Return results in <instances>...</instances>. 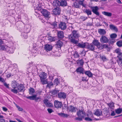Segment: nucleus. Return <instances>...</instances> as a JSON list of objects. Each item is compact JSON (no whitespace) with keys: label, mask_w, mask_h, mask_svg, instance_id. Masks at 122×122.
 Instances as JSON below:
<instances>
[{"label":"nucleus","mask_w":122,"mask_h":122,"mask_svg":"<svg viewBox=\"0 0 122 122\" xmlns=\"http://www.w3.org/2000/svg\"><path fill=\"white\" fill-rule=\"evenodd\" d=\"M117 114H119L122 112V109L120 108H118L115 110Z\"/></svg>","instance_id":"obj_38"},{"label":"nucleus","mask_w":122,"mask_h":122,"mask_svg":"<svg viewBox=\"0 0 122 122\" xmlns=\"http://www.w3.org/2000/svg\"><path fill=\"white\" fill-rule=\"evenodd\" d=\"M85 73L89 77H92L93 76L92 74L89 71H86L85 72Z\"/></svg>","instance_id":"obj_30"},{"label":"nucleus","mask_w":122,"mask_h":122,"mask_svg":"<svg viewBox=\"0 0 122 122\" xmlns=\"http://www.w3.org/2000/svg\"><path fill=\"white\" fill-rule=\"evenodd\" d=\"M47 111L48 112L50 113H51L53 112L51 108L48 109H47Z\"/></svg>","instance_id":"obj_63"},{"label":"nucleus","mask_w":122,"mask_h":122,"mask_svg":"<svg viewBox=\"0 0 122 122\" xmlns=\"http://www.w3.org/2000/svg\"><path fill=\"white\" fill-rule=\"evenodd\" d=\"M41 12L42 14L46 17L48 18L50 17L49 16L50 15V13L47 10L42 9L41 11Z\"/></svg>","instance_id":"obj_7"},{"label":"nucleus","mask_w":122,"mask_h":122,"mask_svg":"<svg viewBox=\"0 0 122 122\" xmlns=\"http://www.w3.org/2000/svg\"><path fill=\"white\" fill-rule=\"evenodd\" d=\"M117 36V35L115 34H113L110 36V37L112 39L115 38Z\"/></svg>","instance_id":"obj_48"},{"label":"nucleus","mask_w":122,"mask_h":122,"mask_svg":"<svg viewBox=\"0 0 122 122\" xmlns=\"http://www.w3.org/2000/svg\"><path fill=\"white\" fill-rule=\"evenodd\" d=\"M77 72H79L83 74L84 73V69L80 67L78 68L76 70Z\"/></svg>","instance_id":"obj_32"},{"label":"nucleus","mask_w":122,"mask_h":122,"mask_svg":"<svg viewBox=\"0 0 122 122\" xmlns=\"http://www.w3.org/2000/svg\"><path fill=\"white\" fill-rule=\"evenodd\" d=\"M94 44L93 45L97 46V48L101 49L102 48L101 45L99 42L98 40H94L92 42Z\"/></svg>","instance_id":"obj_8"},{"label":"nucleus","mask_w":122,"mask_h":122,"mask_svg":"<svg viewBox=\"0 0 122 122\" xmlns=\"http://www.w3.org/2000/svg\"><path fill=\"white\" fill-rule=\"evenodd\" d=\"M88 45L87 43H79L78 46L79 47L82 48H86V46Z\"/></svg>","instance_id":"obj_19"},{"label":"nucleus","mask_w":122,"mask_h":122,"mask_svg":"<svg viewBox=\"0 0 122 122\" xmlns=\"http://www.w3.org/2000/svg\"><path fill=\"white\" fill-rule=\"evenodd\" d=\"M63 42L60 41L59 40L57 41L56 44V47L58 48H61L62 46L63 45Z\"/></svg>","instance_id":"obj_21"},{"label":"nucleus","mask_w":122,"mask_h":122,"mask_svg":"<svg viewBox=\"0 0 122 122\" xmlns=\"http://www.w3.org/2000/svg\"><path fill=\"white\" fill-rule=\"evenodd\" d=\"M31 52L33 55V56H36V54L37 53V50L35 48H33L31 50Z\"/></svg>","instance_id":"obj_34"},{"label":"nucleus","mask_w":122,"mask_h":122,"mask_svg":"<svg viewBox=\"0 0 122 122\" xmlns=\"http://www.w3.org/2000/svg\"><path fill=\"white\" fill-rule=\"evenodd\" d=\"M16 24L18 30L20 32H24L28 33L30 32V29L29 26H25L24 28V25L22 24H20V22H18Z\"/></svg>","instance_id":"obj_2"},{"label":"nucleus","mask_w":122,"mask_h":122,"mask_svg":"<svg viewBox=\"0 0 122 122\" xmlns=\"http://www.w3.org/2000/svg\"><path fill=\"white\" fill-rule=\"evenodd\" d=\"M80 36L78 31L74 30L72 32V33L69 36V38L71 42L75 44L78 43V42L76 40L75 38H78Z\"/></svg>","instance_id":"obj_1"},{"label":"nucleus","mask_w":122,"mask_h":122,"mask_svg":"<svg viewBox=\"0 0 122 122\" xmlns=\"http://www.w3.org/2000/svg\"><path fill=\"white\" fill-rule=\"evenodd\" d=\"M54 106L56 108H61L62 106L61 102L58 101H55L54 102Z\"/></svg>","instance_id":"obj_13"},{"label":"nucleus","mask_w":122,"mask_h":122,"mask_svg":"<svg viewBox=\"0 0 122 122\" xmlns=\"http://www.w3.org/2000/svg\"><path fill=\"white\" fill-rule=\"evenodd\" d=\"M117 45L119 47L122 46V41H118L117 43Z\"/></svg>","instance_id":"obj_45"},{"label":"nucleus","mask_w":122,"mask_h":122,"mask_svg":"<svg viewBox=\"0 0 122 122\" xmlns=\"http://www.w3.org/2000/svg\"><path fill=\"white\" fill-rule=\"evenodd\" d=\"M87 116L90 117H92L93 116V113L91 112H89V113L87 114Z\"/></svg>","instance_id":"obj_55"},{"label":"nucleus","mask_w":122,"mask_h":122,"mask_svg":"<svg viewBox=\"0 0 122 122\" xmlns=\"http://www.w3.org/2000/svg\"><path fill=\"white\" fill-rule=\"evenodd\" d=\"M54 84H56V85H57L59 83V81L57 78L55 79L54 81Z\"/></svg>","instance_id":"obj_44"},{"label":"nucleus","mask_w":122,"mask_h":122,"mask_svg":"<svg viewBox=\"0 0 122 122\" xmlns=\"http://www.w3.org/2000/svg\"><path fill=\"white\" fill-rule=\"evenodd\" d=\"M18 83L16 82H14V83H12V86L13 88H15L17 86L18 87Z\"/></svg>","instance_id":"obj_41"},{"label":"nucleus","mask_w":122,"mask_h":122,"mask_svg":"<svg viewBox=\"0 0 122 122\" xmlns=\"http://www.w3.org/2000/svg\"><path fill=\"white\" fill-rule=\"evenodd\" d=\"M14 14L13 12H12V10H10L8 13V15L11 16H13Z\"/></svg>","instance_id":"obj_54"},{"label":"nucleus","mask_w":122,"mask_h":122,"mask_svg":"<svg viewBox=\"0 0 122 122\" xmlns=\"http://www.w3.org/2000/svg\"><path fill=\"white\" fill-rule=\"evenodd\" d=\"M85 119L86 121H90L92 120V119L90 118V117H86L85 118Z\"/></svg>","instance_id":"obj_59"},{"label":"nucleus","mask_w":122,"mask_h":122,"mask_svg":"<svg viewBox=\"0 0 122 122\" xmlns=\"http://www.w3.org/2000/svg\"><path fill=\"white\" fill-rule=\"evenodd\" d=\"M57 35L59 38H63L64 37L63 32L61 31H58V32Z\"/></svg>","instance_id":"obj_24"},{"label":"nucleus","mask_w":122,"mask_h":122,"mask_svg":"<svg viewBox=\"0 0 122 122\" xmlns=\"http://www.w3.org/2000/svg\"><path fill=\"white\" fill-rule=\"evenodd\" d=\"M74 1L78 2L79 4L82 5L83 6L85 7L84 4H83L84 0H72Z\"/></svg>","instance_id":"obj_29"},{"label":"nucleus","mask_w":122,"mask_h":122,"mask_svg":"<svg viewBox=\"0 0 122 122\" xmlns=\"http://www.w3.org/2000/svg\"><path fill=\"white\" fill-rule=\"evenodd\" d=\"M74 57L75 58L78 57L79 56V55L76 51H75V53L74 54Z\"/></svg>","instance_id":"obj_46"},{"label":"nucleus","mask_w":122,"mask_h":122,"mask_svg":"<svg viewBox=\"0 0 122 122\" xmlns=\"http://www.w3.org/2000/svg\"><path fill=\"white\" fill-rule=\"evenodd\" d=\"M2 108L3 110L5 112H6L8 110L5 107H2Z\"/></svg>","instance_id":"obj_62"},{"label":"nucleus","mask_w":122,"mask_h":122,"mask_svg":"<svg viewBox=\"0 0 122 122\" xmlns=\"http://www.w3.org/2000/svg\"><path fill=\"white\" fill-rule=\"evenodd\" d=\"M47 105H46V106L48 107H51L53 105H52L51 103L49 102L48 103Z\"/></svg>","instance_id":"obj_58"},{"label":"nucleus","mask_w":122,"mask_h":122,"mask_svg":"<svg viewBox=\"0 0 122 122\" xmlns=\"http://www.w3.org/2000/svg\"><path fill=\"white\" fill-rule=\"evenodd\" d=\"M71 63L70 62L68 61H65L64 63L66 67L69 66L70 65V63Z\"/></svg>","instance_id":"obj_47"},{"label":"nucleus","mask_w":122,"mask_h":122,"mask_svg":"<svg viewBox=\"0 0 122 122\" xmlns=\"http://www.w3.org/2000/svg\"><path fill=\"white\" fill-rule=\"evenodd\" d=\"M86 48H87L89 50L93 51L95 47L94 45L92 44H89L88 43V45H87L86 46Z\"/></svg>","instance_id":"obj_17"},{"label":"nucleus","mask_w":122,"mask_h":122,"mask_svg":"<svg viewBox=\"0 0 122 122\" xmlns=\"http://www.w3.org/2000/svg\"><path fill=\"white\" fill-rule=\"evenodd\" d=\"M58 92L59 91L58 90H54L52 91V93L53 95H55L57 94Z\"/></svg>","instance_id":"obj_53"},{"label":"nucleus","mask_w":122,"mask_h":122,"mask_svg":"<svg viewBox=\"0 0 122 122\" xmlns=\"http://www.w3.org/2000/svg\"><path fill=\"white\" fill-rule=\"evenodd\" d=\"M21 36L25 39H26L28 37L27 33L24 32H21Z\"/></svg>","instance_id":"obj_33"},{"label":"nucleus","mask_w":122,"mask_h":122,"mask_svg":"<svg viewBox=\"0 0 122 122\" xmlns=\"http://www.w3.org/2000/svg\"><path fill=\"white\" fill-rule=\"evenodd\" d=\"M13 44H12V45L11 46L9 47H8L7 51V52L10 54L14 52L15 47L13 46Z\"/></svg>","instance_id":"obj_9"},{"label":"nucleus","mask_w":122,"mask_h":122,"mask_svg":"<svg viewBox=\"0 0 122 122\" xmlns=\"http://www.w3.org/2000/svg\"><path fill=\"white\" fill-rule=\"evenodd\" d=\"M80 19L83 21H84L87 19V17L86 16H81Z\"/></svg>","instance_id":"obj_42"},{"label":"nucleus","mask_w":122,"mask_h":122,"mask_svg":"<svg viewBox=\"0 0 122 122\" xmlns=\"http://www.w3.org/2000/svg\"><path fill=\"white\" fill-rule=\"evenodd\" d=\"M56 38L55 37H52L50 36L48 37V39L49 41H54L56 40Z\"/></svg>","instance_id":"obj_37"},{"label":"nucleus","mask_w":122,"mask_h":122,"mask_svg":"<svg viewBox=\"0 0 122 122\" xmlns=\"http://www.w3.org/2000/svg\"><path fill=\"white\" fill-rule=\"evenodd\" d=\"M32 62H30L27 65V68H30L32 66Z\"/></svg>","instance_id":"obj_56"},{"label":"nucleus","mask_w":122,"mask_h":122,"mask_svg":"<svg viewBox=\"0 0 122 122\" xmlns=\"http://www.w3.org/2000/svg\"><path fill=\"white\" fill-rule=\"evenodd\" d=\"M85 113L84 111L80 110H79L77 112V114L78 117L76 118V119L81 121L82 120V118L85 117Z\"/></svg>","instance_id":"obj_5"},{"label":"nucleus","mask_w":122,"mask_h":122,"mask_svg":"<svg viewBox=\"0 0 122 122\" xmlns=\"http://www.w3.org/2000/svg\"><path fill=\"white\" fill-rule=\"evenodd\" d=\"M52 46L51 45L47 44L45 46V49L46 51L48 52L52 50Z\"/></svg>","instance_id":"obj_16"},{"label":"nucleus","mask_w":122,"mask_h":122,"mask_svg":"<svg viewBox=\"0 0 122 122\" xmlns=\"http://www.w3.org/2000/svg\"><path fill=\"white\" fill-rule=\"evenodd\" d=\"M110 28L113 30H114L116 31H117L118 30L117 28L114 25H110Z\"/></svg>","instance_id":"obj_35"},{"label":"nucleus","mask_w":122,"mask_h":122,"mask_svg":"<svg viewBox=\"0 0 122 122\" xmlns=\"http://www.w3.org/2000/svg\"><path fill=\"white\" fill-rule=\"evenodd\" d=\"M0 122H5V120L3 118H0Z\"/></svg>","instance_id":"obj_64"},{"label":"nucleus","mask_w":122,"mask_h":122,"mask_svg":"<svg viewBox=\"0 0 122 122\" xmlns=\"http://www.w3.org/2000/svg\"><path fill=\"white\" fill-rule=\"evenodd\" d=\"M99 8L97 6L92 7V11L93 13L98 16L100 14L98 11Z\"/></svg>","instance_id":"obj_10"},{"label":"nucleus","mask_w":122,"mask_h":122,"mask_svg":"<svg viewBox=\"0 0 122 122\" xmlns=\"http://www.w3.org/2000/svg\"><path fill=\"white\" fill-rule=\"evenodd\" d=\"M8 46L6 45H2L0 46V50L5 51H7Z\"/></svg>","instance_id":"obj_23"},{"label":"nucleus","mask_w":122,"mask_h":122,"mask_svg":"<svg viewBox=\"0 0 122 122\" xmlns=\"http://www.w3.org/2000/svg\"><path fill=\"white\" fill-rule=\"evenodd\" d=\"M98 32L101 35H104L106 34V31L104 29H99L98 30Z\"/></svg>","instance_id":"obj_26"},{"label":"nucleus","mask_w":122,"mask_h":122,"mask_svg":"<svg viewBox=\"0 0 122 122\" xmlns=\"http://www.w3.org/2000/svg\"><path fill=\"white\" fill-rule=\"evenodd\" d=\"M115 52L117 55V62L120 66L122 67V53L119 49L115 50Z\"/></svg>","instance_id":"obj_3"},{"label":"nucleus","mask_w":122,"mask_h":122,"mask_svg":"<svg viewBox=\"0 0 122 122\" xmlns=\"http://www.w3.org/2000/svg\"><path fill=\"white\" fill-rule=\"evenodd\" d=\"M67 5V3L66 0H62L60 1L59 5L61 6H66Z\"/></svg>","instance_id":"obj_22"},{"label":"nucleus","mask_w":122,"mask_h":122,"mask_svg":"<svg viewBox=\"0 0 122 122\" xmlns=\"http://www.w3.org/2000/svg\"><path fill=\"white\" fill-rule=\"evenodd\" d=\"M77 110V108L72 106H70L69 107V110L72 112H75Z\"/></svg>","instance_id":"obj_25"},{"label":"nucleus","mask_w":122,"mask_h":122,"mask_svg":"<svg viewBox=\"0 0 122 122\" xmlns=\"http://www.w3.org/2000/svg\"><path fill=\"white\" fill-rule=\"evenodd\" d=\"M38 75L40 77L41 82L43 84H46L47 83V79H46L47 77V74L44 72H41L39 73Z\"/></svg>","instance_id":"obj_4"},{"label":"nucleus","mask_w":122,"mask_h":122,"mask_svg":"<svg viewBox=\"0 0 122 122\" xmlns=\"http://www.w3.org/2000/svg\"><path fill=\"white\" fill-rule=\"evenodd\" d=\"M58 97L60 98L65 99L66 96V94L64 92H60L58 94Z\"/></svg>","instance_id":"obj_15"},{"label":"nucleus","mask_w":122,"mask_h":122,"mask_svg":"<svg viewBox=\"0 0 122 122\" xmlns=\"http://www.w3.org/2000/svg\"><path fill=\"white\" fill-rule=\"evenodd\" d=\"M58 115L61 117H67L68 116V115L67 114L63 113H58Z\"/></svg>","instance_id":"obj_40"},{"label":"nucleus","mask_w":122,"mask_h":122,"mask_svg":"<svg viewBox=\"0 0 122 122\" xmlns=\"http://www.w3.org/2000/svg\"><path fill=\"white\" fill-rule=\"evenodd\" d=\"M100 57L103 60V61H105L107 60V58H106L105 56H101Z\"/></svg>","instance_id":"obj_50"},{"label":"nucleus","mask_w":122,"mask_h":122,"mask_svg":"<svg viewBox=\"0 0 122 122\" xmlns=\"http://www.w3.org/2000/svg\"><path fill=\"white\" fill-rule=\"evenodd\" d=\"M57 22H55L51 24V27L52 28H56L57 27Z\"/></svg>","instance_id":"obj_27"},{"label":"nucleus","mask_w":122,"mask_h":122,"mask_svg":"<svg viewBox=\"0 0 122 122\" xmlns=\"http://www.w3.org/2000/svg\"><path fill=\"white\" fill-rule=\"evenodd\" d=\"M47 83L46 84H47V86L50 87L51 86L53 85V83L52 81L50 82H48L47 80Z\"/></svg>","instance_id":"obj_39"},{"label":"nucleus","mask_w":122,"mask_h":122,"mask_svg":"<svg viewBox=\"0 0 122 122\" xmlns=\"http://www.w3.org/2000/svg\"><path fill=\"white\" fill-rule=\"evenodd\" d=\"M36 96H37L36 95H35L27 97V98L31 100H33L35 99L36 98Z\"/></svg>","instance_id":"obj_36"},{"label":"nucleus","mask_w":122,"mask_h":122,"mask_svg":"<svg viewBox=\"0 0 122 122\" xmlns=\"http://www.w3.org/2000/svg\"><path fill=\"white\" fill-rule=\"evenodd\" d=\"M58 26L59 28L61 29V30H64L66 28V25L65 23L61 22L59 25Z\"/></svg>","instance_id":"obj_11"},{"label":"nucleus","mask_w":122,"mask_h":122,"mask_svg":"<svg viewBox=\"0 0 122 122\" xmlns=\"http://www.w3.org/2000/svg\"><path fill=\"white\" fill-rule=\"evenodd\" d=\"M109 107L112 109H113L114 108V104L113 103H109L108 104Z\"/></svg>","instance_id":"obj_52"},{"label":"nucleus","mask_w":122,"mask_h":122,"mask_svg":"<svg viewBox=\"0 0 122 122\" xmlns=\"http://www.w3.org/2000/svg\"><path fill=\"white\" fill-rule=\"evenodd\" d=\"M41 65H38L35 67L36 68V71L37 72H38V70H41Z\"/></svg>","instance_id":"obj_51"},{"label":"nucleus","mask_w":122,"mask_h":122,"mask_svg":"<svg viewBox=\"0 0 122 122\" xmlns=\"http://www.w3.org/2000/svg\"><path fill=\"white\" fill-rule=\"evenodd\" d=\"M33 6L35 10L41 11L42 9V5L41 3L38 2L37 4L36 3H34L33 4Z\"/></svg>","instance_id":"obj_6"},{"label":"nucleus","mask_w":122,"mask_h":122,"mask_svg":"<svg viewBox=\"0 0 122 122\" xmlns=\"http://www.w3.org/2000/svg\"><path fill=\"white\" fill-rule=\"evenodd\" d=\"M102 13L103 15L108 17H110L112 15V13L109 12L104 11H102Z\"/></svg>","instance_id":"obj_28"},{"label":"nucleus","mask_w":122,"mask_h":122,"mask_svg":"<svg viewBox=\"0 0 122 122\" xmlns=\"http://www.w3.org/2000/svg\"><path fill=\"white\" fill-rule=\"evenodd\" d=\"M84 12L86 13L88 15H91L92 14V12L91 10L89 9H86L84 11Z\"/></svg>","instance_id":"obj_31"},{"label":"nucleus","mask_w":122,"mask_h":122,"mask_svg":"<svg viewBox=\"0 0 122 122\" xmlns=\"http://www.w3.org/2000/svg\"><path fill=\"white\" fill-rule=\"evenodd\" d=\"M11 91L12 92L16 94L18 92V91L16 89H12L11 90Z\"/></svg>","instance_id":"obj_61"},{"label":"nucleus","mask_w":122,"mask_h":122,"mask_svg":"<svg viewBox=\"0 0 122 122\" xmlns=\"http://www.w3.org/2000/svg\"><path fill=\"white\" fill-rule=\"evenodd\" d=\"M94 114L95 115L99 116L102 115V111L101 110L97 109L96 110Z\"/></svg>","instance_id":"obj_18"},{"label":"nucleus","mask_w":122,"mask_h":122,"mask_svg":"<svg viewBox=\"0 0 122 122\" xmlns=\"http://www.w3.org/2000/svg\"><path fill=\"white\" fill-rule=\"evenodd\" d=\"M17 88L18 92H20L24 90L25 87L24 85L21 84L18 86Z\"/></svg>","instance_id":"obj_20"},{"label":"nucleus","mask_w":122,"mask_h":122,"mask_svg":"<svg viewBox=\"0 0 122 122\" xmlns=\"http://www.w3.org/2000/svg\"><path fill=\"white\" fill-rule=\"evenodd\" d=\"M61 10L58 7H56L53 10V13L55 15H59L60 13Z\"/></svg>","instance_id":"obj_12"},{"label":"nucleus","mask_w":122,"mask_h":122,"mask_svg":"<svg viewBox=\"0 0 122 122\" xmlns=\"http://www.w3.org/2000/svg\"><path fill=\"white\" fill-rule=\"evenodd\" d=\"M77 62L78 63H80L81 65H82L83 64L84 62L82 59L80 60H78L77 61Z\"/></svg>","instance_id":"obj_43"},{"label":"nucleus","mask_w":122,"mask_h":122,"mask_svg":"<svg viewBox=\"0 0 122 122\" xmlns=\"http://www.w3.org/2000/svg\"><path fill=\"white\" fill-rule=\"evenodd\" d=\"M29 94H32L35 92L34 90L32 88H31L29 89Z\"/></svg>","instance_id":"obj_49"},{"label":"nucleus","mask_w":122,"mask_h":122,"mask_svg":"<svg viewBox=\"0 0 122 122\" xmlns=\"http://www.w3.org/2000/svg\"><path fill=\"white\" fill-rule=\"evenodd\" d=\"M100 41L102 43H107L108 42V39L105 36H103L101 38Z\"/></svg>","instance_id":"obj_14"},{"label":"nucleus","mask_w":122,"mask_h":122,"mask_svg":"<svg viewBox=\"0 0 122 122\" xmlns=\"http://www.w3.org/2000/svg\"><path fill=\"white\" fill-rule=\"evenodd\" d=\"M43 102L45 104V105H47L48 103L49 102L48 100H44L43 101Z\"/></svg>","instance_id":"obj_60"},{"label":"nucleus","mask_w":122,"mask_h":122,"mask_svg":"<svg viewBox=\"0 0 122 122\" xmlns=\"http://www.w3.org/2000/svg\"><path fill=\"white\" fill-rule=\"evenodd\" d=\"M79 4H78L76 3V2H75L74 3V5L75 6L76 8H78L79 7Z\"/></svg>","instance_id":"obj_57"}]
</instances>
